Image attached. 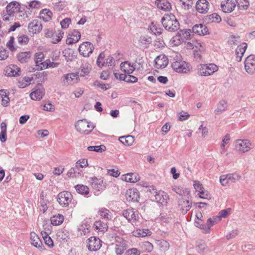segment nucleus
I'll return each instance as SVG.
<instances>
[{
	"mask_svg": "<svg viewBox=\"0 0 255 255\" xmlns=\"http://www.w3.org/2000/svg\"><path fill=\"white\" fill-rule=\"evenodd\" d=\"M161 22L164 28L169 32L176 31L179 28V22L172 13L165 14Z\"/></svg>",
	"mask_w": 255,
	"mask_h": 255,
	"instance_id": "nucleus-1",
	"label": "nucleus"
},
{
	"mask_svg": "<svg viewBox=\"0 0 255 255\" xmlns=\"http://www.w3.org/2000/svg\"><path fill=\"white\" fill-rule=\"evenodd\" d=\"M193 35L192 30L190 29H180L177 34L172 38V43L175 46H178L185 40L191 39Z\"/></svg>",
	"mask_w": 255,
	"mask_h": 255,
	"instance_id": "nucleus-2",
	"label": "nucleus"
},
{
	"mask_svg": "<svg viewBox=\"0 0 255 255\" xmlns=\"http://www.w3.org/2000/svg\"><path fill=\"white\" fill-rule=\"evenodd\" d=\"M75 127L77 130L80 133L88 134L95 128V125L86 119H82L78 121L76 123Z\"/></svg>",
	"mask_w": 255,
	"mask_h": 255,
	"instance_id": "nucleus-3",
	"label": "nucleus"
},
{
	"mask_svg": "<svg viewBox=\"0 0 255 255\" xmlns=\"http://www.w3.org/2000/svg\"><path fill=\"white\" fill-rule=\"evenodd\" d=\"M89 182L91 185L95 195H99L106 188L105 183H104L102 178H98L95 176L90 177Z\"/></svg>",
	"mask_w": 255,
	"mask_h": 255,
	"instance_id": "nucleus-4",
	"label": "nucleus"
},
{
	"mask_svg": "<svg viewBox=\"0 0 255 255\" xmlns=\"http://www.w3.org/2000/svg\"><path fill=\"white\" fill-rule=\"evenodd\" d=\"M218 70V67L213 63L200 64L198 66V73L202 76H208L213 74Z\"/></svg>",
	"mask_w": 255,
	"mask_h": 255,
	"instance_id": "nucleus-5",
	"label": "nucleus"
},
{
	"mask_svg": "<svg viewBox=\"0 0 255 255\" xmlns=\"http://www.w3.org/2000/svg\"><path fill=\"white\" fill-rule=\"evenodd\" d=\"M234 144L236 150L241 153L248 152L253 148L252 143L248 139H237Z\"/></svg>",
	"mask_w": 255,
	"mask_h": 255,
	"instance_id": "nucleus-6",
	"label": "nucleus"
},
{
	"mask_svg": "<svg viewBox=\"0 0 255 255\" xmlns=\"http://www.w3.org/2000/svg\"><path fill=\"white\" fill-rule=\"evenodd\" d=\"M80 76L78 73H70L64 75L61 81L64 85H73L80 81Z\"/></svg>",
	"mask_w": 255,
	"mask_h": 255,
	"instance_id": "nucleus-7",
	"label": "nucleus"
},
{
	"mask_svg": "<svg viewBox=\"0 0 255 255\" xmlns=\"http://www.w3.org/2000/svg\"><path fill=\"white\" fill-rule=\"evenodd\" d=\"M72 195L68 191H63L58 194L57 200L63 207H67L71 202Z\"/></svg>",
	"mask_w": 255,
	"mask_h": 255,
	"instance_id": "nucleus-8",
	"label": "nucleus"
},
{
	"mask_svg": "<svg viewBox=\"0 0 255 255\" xmlns=\"http://www.w3.org/2000/svg\"><path fill=\"white\" fill-rule=\"evenodd\" d=\"M94 49V46L91 42L86 41L79 46L78 50L81 55L88 57L93 53Z\"/></svg>",
	"mask_w": 255,
	"mask_h": 255,
	"instance_id": "nucleus-9",
	"label": "nucleus"
},
{
	"mask_svg": "<svg viewBox=\"0 0 255 255\" xmlns=\"http://www.w3.org/2000/svg\"><path fill=\"white\" fill-rule=\"evenodd\" d=\"M245 68L249 74H253L255 72V56H248L245 61Z\"/></svg>",
	"mask_w": 255,
	"mask_h": 255,
	"instance_id": "nucleus-10",
	"label": "nucleus"
},
{
	"mask_svg": "<svg viewBox=\"0 0 255 255\" xmlns=\"http://www.w3.org/2000/svg\"><path fill=\"white\" fill-rule=\"evenodd\" d=\"M171 66L172 69L178 73H186L189 70L187 64L182 60L179 62L172 61Z\"/></svg>",
	"mask_w": 255,
	"mask_h": 255,
	"instance_id": "nucleus-11",
	"label": "nucleus"
},
{
	"mask_svg": "<svg viewBox=\"0 0 255 255\" xmlns=\"http://www.w3.org/2000/svg\"><path fill=\"white\" fill-rule=\"evenodd\" d=\"M219 222H220V217L213 216L212 218H209L207 220L205 225L199 224V226H197V227L203 230L206 233H209L210 231V228Z\"/></svg>",
	"mask_w": 255,
	"mask_h": 255,
	"instance_id": "nucleus-12",
	"label": "nucleus"
},
{
	"mask_svg": "<svg viewBox=\"0 0 255 255\" xmlns=\"http://www.w3.org/2000/svg\"><path fill=\"white\" fill-rule=\"evenodd\" d=\"M87 247L89 250L91 251H96L101 247V240L95 237H91L88 239L87 243Z\"/></svg>",
	"mask_w": 255,
	"mask_h": 255,
	"instance_id": "nucleus-13",
	"label": "nucleus"
},
{
	"mask_svg": "<svg viewBox=\"0 0 255 255\" xmlns=\"http://www.w3.org/2000/svg\"><path fill=\"white\" fill-rule=\"evenodd\" d=\"M42 28L41 22L37 19H34L31 21L28 26L29 32L36 34L40 32Z\"/></svg>",
	"mask_w": 255,
	"mask_h": 255,
	"instance_id": "nucleus-14",
	"label": "nucleus"
},
{
	"mask_svg": "<svg viewBox=\"0 0 255 255\" xmlns=\"http://www.w3.org/2000/svg\"><path fill=\"white\" fill-rule=\"evenodd\" d=\"M155 67L157 69L164 68L168 63V59L165 55H160L154 60Z\"/></svg>",
	"mask_w": 255,
	"mask_h": 255,
	"instance_id": "nucleus-15",
	"label": "nucleus"
},
{
	"mask_svg": "<svg viewBox=\"0 0 255 255\" xmlns=\"http://www.w3.org/2000/svg\"><path fill=\"white\" fill-rule=\"evenodd\" d=\"M209 3L207 0H198L196 4V9L200 13H206L209 9Z\"/></svg>",
	"mask_w": 255,
	"mask_h": 255,
	"instance_id": "nucleus-16",
	"label": "nucleus"
},
{
	"mask_svg": "<svg viewBox=\"0 0 255 255\" xmlns=\"http://www.w3.org/2000/svg\"><path fill=\"white\" fill-rule=\"evenodd\" d=\"M236 7V3L233 0H227L226 1H222L221 4V7L222 11L225 13H230L233 11Z\"/></svg>",
	"mask_w": 255,
	"mask_h": 255,
	"instance_id": "nucleus-17",
	"label": "nucleus"
},
{
	"mask_svg": "<svg viewBox=\"0 0 255 255\" xmlns=\"http://www.w3.org/2000/svg\"><path fill=\"white\" fill-rule=\"evenodd\" d=\"M155 198L157 202L163 205H166L169 200L167 194L161 190L155 192Z\"/></svg>",
	"mask_w": 255,
	"mask_h": 255,
	"instance_id": "nucleus-18",
	"label": "nucleus"
},
{
	"mask_svg": "<svg viewBox=\"0 0 255 255\" xmlns=\"http://www.w3.org/2000/svg\"><path fill=\"white\" fill-rule=\"evenodd\" d=\"M128 245L125 240H122L117 242L115 246V252L117 255H125L127 250Z\"/></svg>",
	"mask_w": 255,
	"mask_h": 255,
	"instance_id": "nucleus-19",
	"label": "nucleus"
},
{
	"mask_svg": "<svg viewBox=\"0 0 255 255\" xmlns=\"http://www.w3.org/2000/svg\"><path fill=\"white\" fill-rule=\"evenodd\" d=\"M122 214L128 221L134 222L137 220L138 215L132 209H128L123 211Z\"/></svg>",
	"mask_w": 255,
	"mask_h": 255,
	"instance_id": "nucleus-20",
	"label": "nucleus"
},
{
	"mask_svg": "<svg viewBox=\"0 0 255 255\" xmlns=\"http://www.w3.org/2000/svg\"><path fill=\"white\" fill-rule=\"evenodd\" d=\"M192 33H196L199 35H205L209 33L207 27L203 24L194 25L192 27Z\"/></svg>",
	"mask_w": 255,
	"mask_h": 255,
	"instance_id": "nucleus-21",
	"label": "nucleus"
},
{
	"mask_svg": "<svg viewBox=\"0 0 255 255\" xmlns=\"http://www.w3.org/2000/svg\"><path fill=\"white\" fill-rule=\"evenodd\" d=\"M18 6H19V4L17 2L13 1L10 2L6 7V12L10 16H14L15 13H17V11L20 8L18 7Z\"/></svg>",
	"mask_w": 255,
	"mask_h": 255,
	"instance_id": "nucleus-22",
	"label": "nucleus"
},
{
	"mask_svg": "<svg viewBox=\"0 0 255 255\" xmlns=\"http://www.w3.org/2000/svg\"><path fill=\"white\" fill-rule=\"evenodd\" d=\"M192 201L189 199H182L179 201V207L183 214H185L190 209Z\"/></svg>",
	"mask_w": 255,
	"mask_h": 255,
	"instance_id": "nucleus-23",
	"label": "nucleus"
},
{
	"mask_svg": "<svg viewBox=\"0 0 255 255\" xmlns=\"http://www.w3.org/2000/svg\"><path fill=\"white\" fill-rule=\"evenodd\" d=\"M41 86L39 85L37 87V89L32 92L30 96L33 100H41L44 95V90Z\"/></svg>",
	"mask_w": 255,
	"mask_h": 255,
	"instance_id": "nucleus-24",
	"label": "nucleus"
},
{
	"mask_svg": "<svg viewBox=\"0 0 255 255\" xmlns=\"http://www.w3.org/2000/svg\"><path fill=\"white\" fill-rule=\"evenodd\" d=\"M126 196L128 201L136 202L139 197V192L135 188L129 189L126 192Z\"/></svg>",
	"mask_w": 255,
	"mask_h": 255,
	"instance_id": "nucleus-25",
	"label": "nucleus"
},
{
	"mask_svg": "<svg viewBox=\"0 0 255 255\" xmlns=\"http://www.w3.org/2000/svg\"><path fill=\"white\" fill-rule=\"evenodd\" d=\"M248 45L245 42L242 43L239 46H238L236 49V60L238 62H240L242 60V58L244 55Z\"/></svg>",
	"mask_w": 255,
	"mask_h": 255,
	"instance_id": "nucleus-26",
	"label": "nucleus"
},
{
	"mask_svg": "<svg viewBox=\"0 0 255 255\" xmlns=\"http://www.w3.org/2000/svg\"><path fill=\"white\" fill-rule=\"evenodd\" d=\"M155 4L158 8L164 11L171 9V5L167 0H156Z\"/></svg>",
	"mask_w": 255,
	"mask_h": 255,
	"instance_id": "nucleus-27",
	"label": "nucleus"
},
{
	"mask_svg": "<svg viewBox=\"0 0 255 255\" xmlns=\"http://www.w3.org/2000/svg\"><path fill=\"white\" fill-rule=\"evenodd\" d=\"M81 38V33L77 30L74 29L70 34L69 39L66 40V43L68 45H71L77 43Z\"/></svg>",
	"mask_w": 255,
	"mask_h": 255,
	"instance_id": "nucleus-28",
	"label": "nucleus"
},
{
	"mask_svg": "<svg viewBox=\"0 0 255 255\" xmlns=\"http://www.w3.org/2000/svg\"><path fill=\"white\" fill-rule=\"evenodd\" d=\"M121 70L126 74H131L135 70L133 65H131L128 61L122 62L120 65Z\"/></svg>",
	"mask_w": 255,
	"mask_h": 255,
	"instance_id": "nucleus-29",
	"label": "nucleus"
},
{
	"mask_svg": "<svg viewBox=\"0 0 255 255\" xmlns=\"http://www.w3.org/2000/svg\"><path fill=\"white\" fill-rule=\"evenodd\" d=\"M152 41L151 37L147 35H142L138 39L139 46L144 48H148Z\"/></svg>",
	"mask_w": 255,
	"mask_h": 255,
	"instance_id": "nucleus-30",
	"label": "nucleus"
},
{
	"mask_svg": "<svg viewBox=\"0 0 255 255\" xmlns=\"http://www.w3.org/2000/svg\"><path fill=\"white\" fill-rule=\"evenodd\" d=\"M150 32L155 35H160L163 32L162 26L157 23L152 22L148 27Z\"/></svg>",
	"mask_w": 255,
	"mask_h": 255,
	"instance_id": "nucleus-31",
	"label": "nucleus"
},
{
	"mask_svg": "<svg viewBox=\"0 0 255 255\" xmlns=\"http://www.w3.org/2000/svg\"><path fill=\"white\" fill-rule=\"evenodd\" d=\"M228 107V103L224 100L219 101L217 105V109L215 110L216 115H220L227 110Z\"/></svg>",
	"mask_w": 255,
	"mask_h": 255,
	"instance_id": "nucleus-32",
	"label": "nucleus"
},
{
	"mask_svg": "<svg viewBox=\"0 0 255 255\" xmlns=\"http://www.w3.org/2000/svg\"><path fill=\"white\" fill-rule=\"evenodd\" d=\"M30 239L31 241V244L35 247L39 249H42V247H43L41 241L34 232H31L30 233Z\"/></svg>",
	"mask_w": 255,
	"mask_h": 255,
	"instance_id": "nucleus-33",
	"label": "nucleus"
},
{
	"mask_svg": "<svg viewBox=\"0 0 255 255\" xmlns=\"http://www.w3.org/2000/svg\"><path fill=\"white\" fill-rule=\"evenodd\" d=\"M99 215L106 221L112 220L113 214L111 212L106 208H102L99 209Z\"/></svg>",
	"mask_w": 255,
	"mask_h": 255,
	"instance_id": "nucleus-34",
	"label": "nucleus"
},
{
	"mask_svg": "<svg viewBox=\"0 0 255 255\" xmlns=\"http://www.w3.org/2000/svg\"><path fill=\"white\" fill-rule=\"evenodd\" d=\"M31 56V53L30 51L21 52L17 55L18 61L21 63H25L28 62Z\"/></svg>",
	"mask_w": 255,
	"mask_h": 255,
	"instance_id": "nucleus-35",
	"label": "nucleus"
},
{
	"mask_svg": "<svg viewBox=\"0 0 255 255\" xmlns=\"http://www.w3.org/2000/svg\"><path fill=\"white\" fill-rule=\"evenodd\" d=\"M52 12L48 9H43L39 13V17L44 21L47 22L51 19Z\"/></svg>",
	"mask_w": 255,
	"mask_h": 255,
	"instance_id": "nucleus-36",
	"label": "nucleus"
},
{
	"mask_svg": "<svg viewBox=\"0 0 255 255\" xmlns=\"http://www.w3.org/2000/svg\"><path fill=\"white\" fill-rule=\"evenodd\" d=\"M123 179L127 182L135 183L139 180V176L137 174L129 173L125 175Z\"/></svg>",
	"mask_w": 255,
	"mask_h": 255,
	"instance_id": "nucleus-37",
	"label": "nucleus"
},
{
	"mask_svg": "<svg viewBox=\"0 0 255 255\" xmlns=\"http://www.w3.org/2000/svg\"><path fill=\"white\" fill-rule=\"evenodd\" d=\"M82 170L76 164L73 167H72L67 172V175L71 178L76 177L80 175Z\"/></svg>",
	"mask_w": 255,
	"mask_h": 255,
	"instance_id": "nucleus-38",
	"label": "nucleus"
},
{
	"mask_svg": "<svg viewBox=\"0 0 255 255\" xmlns=\"http://www.w3.org/2000/svg\"><path fill=\"white\" fill-rule=\"evenodd\" d=\"M0 97L1 98V105L3 107L8 106L9 103V99L6 91L4 90H0Z\"/></svg>",
	"mask_w": 255,
	"mask_h": 255,
	"instance_id": "nucleus-39",
	"label": "nucleus"
},
{
	"mask_svg": "<svg viewBox=\"0 0 255 255\" xmlns=\"http://www.w3.org/2000/svg\"><path fill=\"white\" fill-rule=\"evenodd\" d=\"M32 80V78L28 77L20 78L18 82V86L20 88H24L30 85Z\"/></svg>",
	"mask_w": 255,
	"mask_h": 255,
	"instance_id": "nucleus-40",
	"label": "nucleus"
},
{
	"mask_svg": "<svg viewBox=\"0 0 255 255\" xmlns=\"http://www.w3.org/2000/svg\"><path fill=\"white\" fill-rule=\"evenodd\" d=\"M64 221V216L61 214L53 216L51 218V223L54 226L61 225Z\"/></svg>",
	"mask_w": 255,
	"mask_h": 255,
	"instance_id": "nucleus-41",
	"label": "nucleus"
},
{
	"mask_svg": "<svg viewBox=\"0 0 255 255\" xmlns=\"http://www.w3.org/2000/svg\"><path fill=\"white\" fill-rule=\"evenodd\" d=\"M94 226L97 230L100 232H105L108 230L107 223L101 220L96 221L94 223Z\"/></svg>",
	"mask_w": 255,
	"mask_h": 255,
	"instance_id": "nucleus-42",
	"label": "nucleus"
},
{
	"mask_svg": "<svg viewBox=\"0 0 255 255\" xmlns=\"http://www.w3.org/2000/svg\"><path fill=\"white\" fill-rule=\"evenodd\" d=\"M119 140L124 145L129 146L132 145V144L133 143L134 138L131 135H127L120 137L119 138Z\"/></svg>",
	"mask_w": 255,
	"mask_h": 255,
	"instance_id": "nucleus-43",
	"label": "nucleus"
},
{
	"mask_svg": "<svg viewBox=\"0 0 255 255\" xmlns=\"http://www.w3.org/2000/svg\"><path fill=\"white\" fill-rule=\"evenodd\" d=\"M7 75L9 76H17L20 74L21 71L20 68L16 66L12 65V67H9L7 69Z\"/></svg>",
	"mask_w": 255,
	"mask_h": 255,
	"instance_id": "nucleus-44",
	"label": "nucleus"
},
{
	"mask_svg": "<svg viewBox=\"0 0 255 255\" xmlns=\"http://www.w3.org/2000/svg\"><path fill=\"white\" fill-rule=\"evenodd\" d=\"M76 191L81 194L87 195L89 192V189L88 186L84 185H77L75 186Z\"/></svg>",
	"mask_w": 255,
	"mask_h": 255,
	"instance_id": "nucleus-45",
	"label": "nucleus"
},
{
	"mask_svg": "<svg viewBox=\"0 0 255 255\" xmlns=\"http://www.w3.org/2000/svg\"><path fill=\"white\" fill-rule=\"evenodd\" d=\"M196 249L198 253L203 254L207 249V246L204 241H198L197 242Z\"/></svg>",
	"mask_w": 255,
	"mask_h": 255,
	"instance_id": "nucleus-46",
	"label": "nucleus"
},
{
	"mask_svg": "<svg viewBox=\"0 0 255 255\" xmlns=\"http://www.w3.org/2000/svg\"><path fill=\"white\" fill-rule=\"evenodd\" d=\"M141 248L144 252H151L153 249V245L149 242H143L140 245Z\"/></svg>",
	"mask_w": 255,
	"mask_h": 255,
	"instance_id": "nucleus-47",
	"label": "nucleus"
},
{
	"mask_svg": "<svg viewBox=\"0 0 255 255\" xmlns=\"http://www.w3.org/2000/svg\"><path fill=\"white\" fill-rule=\"evenodd\" d=\"M41 234L45 244L49 248H52L54 246V244L51 238L45 232L44 233L42 232Z\"/></svg>",
	"mask_w": 255,
	"mask_h": 255,
	"instance_id": "nucleus-48",
	"label": "nucleus"
},
{
	"mask_svg": "<svg viewBox=\"0 0 255 255\" xmlns=\"http://www.w3.org/2000/svg\"><path fill=\"white\" fill-rule=\"evenodd\" d=\"M151 234V232L148 229H142V230H137L135 232V236L136 237H144L147 236H150Z\"/></svg>",
	"mask_w": 255,
	"mask_h": 255,
	"instance_id": "nucleus-49",
	"label": "nucleus"
},
{
	"mask_svg": "<svg viewBox=\"0 0 255 255\" xmlns=\"http://www.w3.org/2000/svg\"><path fill=\"white\" fill-rule=\"evenodd\" d=\"M227 175L230 184L236 183V182L239 181L241 178V176L237 173L228 174Z\"/></svg>",
	"mask_w": 255,
	"mask_h": 255,
	"instance_id": "nucleus-50",
	"label": "nucleus"
},
{
	"mask_svg": "<svg viewBox=\"0 0 255 255\" xmlns=\"http://www.w3.org/2000/svg\"><path fill=\"white\" fill-rule=\"evenodd\" d=\"M87 149L89 151H94L97 152H102L106 150V147L104 145L97 146H88Z\"/></svg>",
	"mask_w": 255,
	"mask_h": 255,
	"instance_id": "nucleus-51",
	"label": "nucleus"
},
{
	"mask_svg": "<svg viewBox=\"0 0 255 255\" xmlns=\"http://www.w3.org/2000/svg\"><path fill=\"white\" fill-rule=\"evenodd\" d=\"M44 57V54L42 52H38L35 54L34 61L36 66L38 67V68L40 66L41 64H42Z\"/></svg>",
	"mask_w": 255,
	"mask_h": 255,
	"instance_id": "nucleus-52",
	"label": "nucleus"
},
{
	"mask_svg": "<svg viewBox=\"0 0 255 255\" xmlns=\"http://www.w3.org/2000/svg\"><path fill=\"white\" fill-rule=\"evenodd\" d=\"M157 245L160 248V249L162 251H166L169 248V243L164 240H159L158 241Z\"/></svg>",
	"mask_w": 255,
	"mask_h": 255,
	"instance_id": "nucleus-53",
	"label": "nucleus"
},
{
	"mask_svg": "<svg viewBox=\"0 0 255 255\" xmlns=\"http://www.w3.org/2000/svg\"><path fill=\"white\" fill-rule=\"evenodd\" d=\"M208 21L211 22H220L222 19L221 16L217 13H214L207 16Z\"/></svg>",
	"mask_w": 255,
	"mask_h": 255,
	"instance_id": "nucleus-54",
	"label": "nucleus"
},
{
	"mask_svg": "<svg viewBox=\"0 0 255 255\" xmlns=\"http://www.w3.org/2000/svg\"><path fill=\"white\" fill-rule=\"evenodd\" d=\"M230 140V134H227L223 138L222 141V143L221 145V153L224 154L225 149V146L226 145H227Z\"/></svg>",
	"mask_w": 255,
	"mask_h": 255,
	"instance_id": "nucleus-55",
	"label": "nucleus"
},
{
	"mask_svg": "<svg viewBox=\"0 0 255 255\" xmlns=\"http://www.w3.org/2000/svg\"><path fill=\"white\" fill-rule=\"evenodd\" d=\"M172 190L177 194L185 196L189 194V191L187 189H183L182 188L179 187H175L173 188Z\"/></svg>",
	"mask_w": 255,
	"mask_h": 255,
	"instance_id": "nucleus-56",
	"label": "nucleus"
},
{
	"mask_svg": "<svg viewBox=\"0 0 255 255\" xmlns=\"http://www.w3.org/2000/svg\"><path fill=\"white\" fill-rule=\"evenodd\" d=\"M81 71L83 73V74H80L79 75L80 76L83 77L85 75H88L91 70V65L89 64H85V65H82L81 66Z\"/></svg>",
	"mask_w": 255,
	"mask_h": 255,
	"instance_id": "nucleus-57",
	"label": "nucleus"
},
{
	"mask_svg": "<svg viewBox=\"0 0 255 255\" xmlns=\"http://www.w3.org/2000/svg\"><path fill=\"white\" fill-rule=\"evenodd\" d=\"M104 58L105 54L104 52H101L98 57L96 62L97 65L100 68L105 65V61H104Z\"/></svg>",
	"mask_w": 255,
	"mask_h": 255,
	"instance_id": "nucleus-58",
	"label": "nucleus"
},
{
	"mask_svg": "<svg viewBox=\"0 0 255 255\" xmlns=\"http://www.w3.org/2000/svg\"><path fill=\"white\" fill-rule=\"evenodd\" d=\"M29 40V39L28 37L25 35H22L17 37L18 43L22 45H24L27 44Z\"/></svg>",
	"mask_w": 255,
	"mask_h": 255,
	"instance_id": "nucleus-59",
	"label": "nucleus"
},
{
	"mask_svg": "<svg viewBox=\"0 0 255 255\" xmlns=\"http://www.w3.org/2000/svg\"><path fill=\"white\" fill-rule=\"evenodd\" d=\"M180 1L182 2V7L185 9H189L193 4L192 0H180Z\"/></svg>",
	"mask_w": 255,
	"mask_h": 255,
	"instance_id": "nucleus-60",
	"label": "nucleus"
},
{
	"mask_svg": "<svg viewBox=\"0 0 255 255\" xmlns=\"http://www.w3.org/2000/svg\"><path fill=\"white\" fill-rule=\"evenodd\" d=\"M140 252L136 248H131L127 250L125 255H139Z\"/></svg>",
	"mask_w": 255,
	"mask_h": 255,
	"instance_id": "nucleus-61",
	"label": "nucleus"
},
{
	"mask_svg": "<svg viewBox=\"0 0 255 255\" xmlns=\"http://www.w3.org/2000/svg\"><path fill=\"white\" fill-rule=\"evenodd\" d=\"M239 36H236L235 35H231L229 40V43L230 45H237L240 42Z\"/></svg>",
	"mask_w": 255,
	"mask_h": 255,
	"instance_id": "nucleus-62",
	"label": "nucleus"
},
{
	"mask_svg": "<svg viewBox=\"0 0 255 255\" xmlns=\"http://www.w3.org/2000/svg\"><path fill=\"white\" fill-rule=\"evenodd\" d=\"M220 182L224 186H227L228 184H230L228 175H222L220 177Z\"/></svg>",
	"mask_w": 255,
	"mask_h": 255,
	"instance_id": "nucleus-63",
	"label": "nucleus"
},
{
	"mask_svg": "<svg viewBox=\"0 0 255 255\" xmlns=\"http://www.w3.org/2000/svg\"><path fill=\"white\" fill-rule=\"evenodd\" d=\"M170 60L172 62V61H177L179 62L182 60V57L178 53L174 52L172 53V55L170 56Z\"/></svg>",
	"mask_w": 255,
	"mask_h": 255,
	"instance_id": "nucleus-64",
	"label": "nucleus"
}]
</instances>
